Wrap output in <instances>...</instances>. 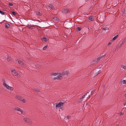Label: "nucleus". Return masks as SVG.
I'll return each instance as SVG.
<instances>
[{
    "label": "nucleus",
    "instance_id": "b1692460",
    "mask_svg": "<svg viewBox=\"0 0 126 126\" xmlns=\"http://www.w3.org/2000/svg\"><path fill=\"white\" fill-rule=\"evenodd\" d=\"M77 29L78 31H80V30L81 29V28L78 27L77 28Z\"/></svg>",
    "mask_w": 126,
    "mask_h": 126
},
{
    "label": "nucleus",
    "instance_id": "423d86ee",
    "mask_svg": "<svg viewBox=\"0 0 126 126\" xmlns=\"http://www.w3.org/2000/svg\"><path fill=\"white\" fill-rule=\"evenodd\" d=\"M23 120L27 123L29 124L31 123V120L28 118H24L23 119Z\"/></svg>",
    "mask_w": 126,
    "mask_h": 126
},
{
    "label": "nucleus",
    "instance_id": "f704fd0d",
    "mask_svg": "<svg viewBox=\"0 0 126 126\" xmlns=\"http://www.w3.org/2000/svg\"><path fill=\"white\" fill-rule=\"evenodd\" d=\"M39 92V90H37L35 91V92L37 93Z\"/></svg>",
    "mask_w": 126,
    "mask_h": 126
},
{
    "label": "nucleus",
    "instance_id": "6ab92c4d",
    "mask_svg": "<svg viewBox=\"0 0 126 126\" xmlns=\"http://www.w3.org/2000/svg\"><path fill=\"white\" fill-rule=\"evenodd\" d=\"M11 12L12 14L14 16L16 15L17 14V13L16 12L14 11H12Z\"/></svg>",
    "mask_w": 126,
    "mask_h": 126
},
{
    "label": "nucleus",
    "instance_id": "f8f14e48",
    "mask_svg": "<svg viewBox=\"0 0 126 126\" xmlns=\"http://www.w3.org/2000/svg\"><path fill=\"white\" fill-rule=\"evenodd\" d=\"M69 73L68 71H63V74L64 75H67Z\"/></svg>",
    "mask_w": 126,
    "mask_h": 126
},
{
    "label": "nucleus",
    "instance_id": "c03bdc74",
    "mask_svg": "<svg viewBox=\"0 0 126 126\" xmlns=\"http://www.w3.org/2000/svg\"><path fill=\"white\" fill-rule=\"evenodd\" d=\"M37 66H38V65H37L36 66V67H37Z\"/></svg>",
    "mask_w": 126,
    "mask_h": 126
},
{
    "label": "nucleus",
    "instance_id": "9d476101",
    "mask_svg": "<svg viewBox=\"0 0 126 126\" xmlns=\"http://www.w3.org/2000/svg\"><path fill=\"white\" fill-rule=\"evenodd\" d=\"M18 63L20 65H23V62L21 60L18 59L17 60Z\"/></svg>",
    "mask_w": 126,
    "mask_h": 126
},
{
    "label": "nucleus",
    "instance_id": "a19ab883",
    "mask_svg": "<svg viewBox=\"0 0 126 126\" xmlns=\"http://www.w3.org/2000/svg\"><path fill=\"white\" fill-rule=\"evenodd\" d=\"M111 44V43H110V42H109V44H108V45H110Z\"/></svg>",
    "mask_w": 126,
    "mask_h": 126
},
{
    "label": "nucleus",
    "instance_id": "1a4fd4ad",
    "mask_svg": "<svg viewBox=\"0 0 126 126\" xmlns=\"http://www.w3.org/2000/svg\"><path fill=\"white\" fill-rule=\"evenodd\" d=\"M55 106L56 109H58L59 107H61L59 103H56L55 104Z\"/></svg>",
    "mask_w": 126,
    "mask_h": 126
},
{
    "label": "nucleus",
    "instance_id": "c756f323",
    "mask_svg": "<svg viewBox=\"0 0 126 126\" xmlns=\"http://www.w3.org/2000/svg\"><path fill=\"white\" fill-rule=\"evenodd\" d=\"M27 27L30 29H32V26H28Z\"/></svg>",
    "mask_w": 126,
    "mask_h": 126
},
{
    "label": "nucleus",
    "instance_id": "dca6fc26",
    "mask_svg": "<svg viewBox=\"0 0 126 126\" xmlns=\"http://www.w3.org/2000/svg\"><path fill=\"white\" fill-rule=\"evenodd\" d=\"M89 92H88L87 93H86L85 94L83 95L81 97L82 98V99H83L85 97V96H86L87 95V94L89 93Z\"/></svg>",
    "mask_w": 126,
    "mask_h": 126
},
{
    "label": "nucleus",
    "instance_id": "2eb2a0df",
    "mask_svg": "<svg viewBox=\"0 0 126 126\" xmlns=\"http://www.w3.org/2000/svg\"><path fill=\"white\" fill-rule=\"evenodd\" d=\"M103 29L104 30H109V28L108 27H105L103 28Z\"/></svg>",
    "mask_w": 126,
    "mask_h": 126
},
{
    "label": "nucleus",
    "instance_id": "a18cd8bd",
    "mask_svg": "<svg viewBox=\"0 0 126 126\" xmlns=\"http://www.w3.org/2000/svg\"><path fill=\"white\" fill-rule=\"evenodd\" d=\"M88 96H89V97H90V95H88Z\"/></svg>",
    "mask_w": 126,
    "mask_h": 126
},
{
    "label": "nucleus",
    "instance_id": "7c9ffc66",
    "mask_svg": "<svg viewBox=\"0 0 126 126\" xmlns=\"http://www.w3.org/2000/svg\"><path fill=\"white\" fill-rule=\"evenodd\" d=\"M123 67L124 69H126V66L123 65Z\"/></svg>",
    "mask_w": 126,
    "mask_h": 126
},
{
    "label": "nucleus",
    "instance_id": "39448f33",
    "mask_svg": "<svg viewBox=\"0 0 126 126\" xmlns=\"http://www.w3.org/2000/svg\"><path fill=\"white\" fill-rule=\"evenodd\" d=\"M62 75L61 74H60L58 76L54 78V79L59 80L61 79L62 78Z\"/></svg>",
    "mask_w": 126,
    "mask_h": 126
},
{
    "label": "nucleus",
    "instance_id": "f3484780",
    "mask_svg": "<svg viewBox=\"0 0 126 126\" xmlns=\"http://www.w3.org/2000/svg\"><path fill=\"white\" fill-rule=\"evenodd\" d=\"M49 7L51 9H53L54 7L52 4H50L49 6Z\"/></svg>",
    "mask_w": 126,
    "mask_h": 126
},
{
    "label": "nucleus",
    "instance_id": "20e7f679",
    "mask_svg": "<svg viewBox=\"0 0 126 126\" xmlns=\"http://www.w3.org/2000/svg\"><path fill=\"white\" fill-rule=\"evenodd\" d=\"M11 72L12 74L14 76H17L19 77V75L18 74L17 72L15 70L13 69L11 71Z\"/></svg>",
    "mask_w": 126,
    "mask_h": 126
},
{
    "label": "nucleus",
    "instance_id": "7ed1b4c3",
    "mask_svg": "<svg viewBox=\"0 0 126 126\" xmlns=\"http://www.w3.org/2000/svg\"><path fill=\"white\" fill-rule=\"evenodd\" d=\"M3 85L5 86L7 89L9 90L12 91L14 89V88L12 87L9 86L5 83H4Z\"/></svg>",
    "mask_w": 126,
    "mask_h": 126
},
{
    "label": "nucleus",
    "instance_id": "4be33fe9",
    "mask_svg": "<svg viewBox=\"0 0 126 126\" xmlns=\"http://www.w3.org/2000/svg\"><path fill=\"white\" fill-rule=\"evenodd\" d=\"M118 36V35H116L114 36L113 39V40H115L116 38Z\"/></svg>",
    "mask_w": 126,
    "mask_h": 126
},
{
    "label": "nucleus",
    "instance_id": "412c9836",
    "mask_svg": "<svg viewBox=\"0 0 126 126\" xmlns=\"http://www.w3.org/2000/svg\"><path fill=\"white\" fill-rule=\"evenodd\" d=\"M10 57L8 56L7 57V61L8 62H10Z\"/></svg>",
    "mask_w": 126,
    "mask_h": 126
},
{
    "label": "nucleus",
    "instance_id": "ddd939ff",
    "mask_svg": "<svg viewBox=\"0 0 126 126\" xmlns=\"http://www.w3.org/2000/svg\"><path fill=\"white\" fill-rule=\"evenodd\" d=\"M10 27V25L8 23H6L5 24V27L6 28L8 29Z\"/></svg>",
    "mask_w": 126,
    "mask_h": 126
},
{
    "label": "nucleus",
    "instance_id": "473e14b6",
    "mask_svg": "<svg viewBox=\"0 0 126 126\" xmlns=\"http://www.w3.org/2000/svg\"><path fill=\"white\" fill-rule=\"evenodd\" d=\"M58 75V73H54L53 74V75L54 76H56V75Z\"/></svg>",
    "mask_w": 126,
    "mask_h": 126
},
{
    "label": "nucleus",
    "instance_id": "5701e85b",
    "mask_svg": "<svg viewBox=\"0 0 126 126\" xmlns=\"http://www.w3.org/2000/svg\"><path fill=\"white\" fill-rule=\"evenodd\" d=\"M59 103L60 104V106H63V104H64V103L62 102H60Z\"/></svg>",
    "mask_w": 126,
    "mask_h": 126
},
{
    "label": "nucleus",
    "instance_id": "37998d69",
    "mask_svg": "<svg viewBox=\"0 0 126 126\" xmlns=\"http://www.w3.org/2000/svg\"><path fill=\"white\" fill-rule=\"evenodd\" d=\"M85 0V1L86 2V1H88V0Z\"/></svg>",
    "mask_w": 126,
    "mask_h": 126
},
{
    "label": "nucleus",
    "instance_id": "a211bd4d",
    "mask_svg": "<svg viewBox=\"0 0 126 126\" xmlns=\"http://www.w3.org/2000/svg\"><path fill=\"white\" fill-rule=\"evenodd\" d=\"M122 82L123 84H125L126 83V80H123L122 81Z\"/></svg>",
    "mask_w": 126,
    "mask_h": 126
},
{
    "label": "nucleus",
    "instance_id": "aec40b11",
    "mask_svg": "<svg viewBox=\"0 0 126 126\" xmlns=\"http://www.w3.org/2000/svg\"><path fill=\"white\" fill-rule=\"evenodd\" d=\"M0 13L2 15H4L5 14V13L1 11L0 10Z\"/></svg>",
    "mask_w": 126,
    "mask_h": 126
},
{
    "label": "nucleus",
    "instance_id": "9b49d317",
    "mask_svg": "<svg viewBox=\"0 0 126 126\" xmlns=\"http://www.w3.org/2000/svg\"><path fill=\"white\" fill-rule=\"evenodd\" d=\"M104 17L105 16H101L100 17V20H101V21H104Z\"/></svg>",
    "mask_w": 126,
    "mask_h": 126
},
{
    "label": "nucleus",
    "instance_id": "ea45409f",
    "mask_svg": "<svg viewBox=\"0 0 126 126\" xmlns=\"http://www.w3.org/2000/svg\"><path fill=\"white\" fill-rule=\"evenodd\" d=\"M124 113H122V112H121V113H120V115H123V114Z\"/></svg>",
    "mask_w": 126,
    "mask_h": 126
},
{
    "label": "nucleus",
    "instance_id": "f03ea898",
    "mask_svg": "<svg viewBox=\"0 0 126 126\" xmlns=\"http://www.w3.org/2000/svg\"><path fill=\"white\" fill-rule=\"evenodd\" d=\"M15 110L16 112L20 114L22 113L23 112V110L18 108H16Z\"/></svg>",
    "mask_w": 126,
    "mask_h": 126
},
{
    "label": "nucleus",
    "instance_id": "393cba45",
    "mask_svg": "<svg viewBox=\"0 0 126 126\" xmlns=\"http://www.w3.org/2000/svg\"><path fill=\"white\" fill-rule=\"evenodd\" d=\"M54 20H59V19L57 18V17H55V18H54Z\"/></svg>",
    "mask_w": 126,
    "mask_h": 126
},
{
    "label": "nucleus",
    "instance_id": "79ce46f5",
    "mask_svg": "<svg viewBox=\"0 0 126 126\" xmlns=\"http://www.w3.org/2000/svg\"><path fill=\"white\" fill-rule=\"evenodd\" d=\"M118 46L117 47H116V49H117V48H118Z\"/></svg>",
    "mask_w": 126,
    "mask_h": 126
},
{
    "label": "nucleus",
    "instance_id": "f257e3e1",
    "mask_svg": "<svg viewBox=\"0 0 126 126\" xmlns=\"http://www.w3.org/2000/svg\"><path fill=\"white\" fill-rule=\"evenodd\" d=\"M16 98L18 100L22 101L23 103H26V100L24 98L22 97L21 96H20L18 95H16Z\"/></svg>",
    "mask_w": 126,
    "mask_h": 126
},
{
    "label": "nucleus",
    "instance_id": "58836bf2",
    "mask_svg": "<svg viewBox=\"0 0 126 126\" xmlns=\"http://www.w3.org/2000/svg\"><path fill=\"white\" fill-rule=\"evenodd\" d=\"M69 117H70V116H67L66 117V118L68 119L69 118Z\"/></svg>",
    "mask_w": 126,
    "mask_h": 126
},
{
    "label": "nucleus",
    "instance_id": "0eeeda50",
    "mask_svg": "<svg viewBox=\"0 0 126 126\" xmlns=\"http://www.w3.org/2000/svg\"><path fill=\"white\" fill-rule=\"evenodd\" d=\"M62 12L65 14H67L69 11V10L68 9H62Z\"/></svg>",
    "mask_w": 126,
    "mask_h": 126
},
{
    "label": "nucleus",
    "instance_id": "bb28decb",
    "mask_svg": "<svg viewBox=\"0 0 126 126\" xmlns=\"http://www.w3.org/2000/svg\"><path fill=\"white\" fill-rule=\"evenodd\" d=\"M47 47V46L44 47L43 48V50H45L46 49V48Z\"/></svg>",
    "mask_w": 126,
    "mask_h": 126
},
{
    "label": "nucleus",
    "instance_id": "c85d7f7f",
    "mask_svg": "<svg viewBox=\"0 0 126 126\" xmlns=\"http://www.w3.org/2000/svg\"><path fill=\"white\" fill-rule=\"evenodd\" d=\"M37 14L40 16L41 15V14L40 13V12H38L37 13Z\"/></svg>",
    "mask_w": 126,
    "mask_h": 126
},
{
    "label": "nucleus",
    "instance_id": "cd10ccee",
    "mask_svg": "<svg viewBox=\"0 0 126 126\" xmlns=\"http://www.w3.org/2000/svg\"><path fill=\"white\" fill-rule=\"evenodd\" d=\"M42 39L45 41H47V38L46 37H43Z\"/></svg>",
    "mask_w": 126,
    "mask_h": 126
},
{
    "label": "nucleus",
    "instance_id": "e433bc0d",
    "mask_svg": "<svg viewBox=\"0 0 126 126\" xmlns=\"http://www.w3.org/2000/svg\"><path fill=\"white\" fill-rule=\"evenodd\" d=\"M100 72V70L98 72V73L96 75H97L98 74H99Z\"/></svg>",
    "mask_w": 126,
    "mask_h": 126
},
{
    "label": "nucleus",
    "instance_id": "c9c22d12",
    "mask_svg": "<svg viewBox=\"0 0 126 126\" xmlns=\"http://www.w3.org/2000/svg\"><path fill=\"white\" fill-rule=\"evenodd\" d=\"M83 99H82L81 98L80 99H79V101L80 102L81 101H82Z\"/></svg>",
    "mask_w": 126,
    "mask_h": 126
},
{
    "label": "nucleus",
    "instance_id": "4468645a",
    "mask_svg": "<svg viewBox=\"0 0 126 126\" xmlns=\"http://www.w3.org/2000/svg\"><path fill=\"white\" fill-rule=\"evenodd\" d=\"M89 19L91 21H92L94 20V17L93 16H91L89 17Z\"/></svg>",
    "mask_w": 126,
    "mask_h": 126
},
{
    "label": "nucleus",
    "instance_id": "4c0bfd02",
    "mask_svg": "<svg viewBox=\"0 0 126 126\" xmlns=\"http://www.w3.org/2000/svg\"><path fill=\"white\" fill-rule=\"evenodd\" d=\"M126 40V39H125L123 41V42L124 43V42Z\"/></svg>",
    "mask_w": 126,
    "mask_h": 126
},
{
    "label": "nucleus",
    "instance_id": "2f4dec72",
    "mask_svg": "<svg viewBox=\"0 0 126 126\" xmlns=\"http://www.w3.org/2000/svg\"><path fill=\"white\" fill-rule=\"evenodd\" d=\"M95 90H93L91 92V95L90 96H91L92 95V93H93V92H95Z\"/></svg>",
    "mask_w": 126,
    "mask_h": 126
},
{
    "label": "nucleus",
    "instance_id": "6e6552de",
    "mask_svg": "<svg viewBox=\"0 0 126 126\" xmlns=\"http://www.w3.org/2000/svg\"><path fill=\"white\" fill-rule=\"evenodd\" d=\"M105 55L100 56V57L97 58L96 60V61L97 62H99L100 61V60Z\"/></svg>",
    "mask_w": 126,
    "mask_h": 126
},
{
    "label": "nucleus",
    "instance_id": "a878e982",
    "mask_svg": "<svg viewBox=\"0 0 126 126\" xmlns=\"http://www.w3.org/2000/svg\"><path fill=\"white\" fill-rule=\"evenodd\" d=\"M125 10L124 11H123V13L122 14V16H124L125 15Z\"/></svg>",
    "mask_w": 126,
    "mask_h": 126
},
{
    "label": "nucleus",
    "instance_id": "72a5a7b5",
    "mask_svg": "<svg viewBox=\"0 0 126 126\" xmlns=\"http://www.w3.org/2000/svg\"><path fill=\"white\" fill-rule=\"evenodd\" d=\"M9 6H13V4L11 3H9Z\"/></svg>",
    "mask_w": 126,
    "mask_h": 126
}]
</instances>
